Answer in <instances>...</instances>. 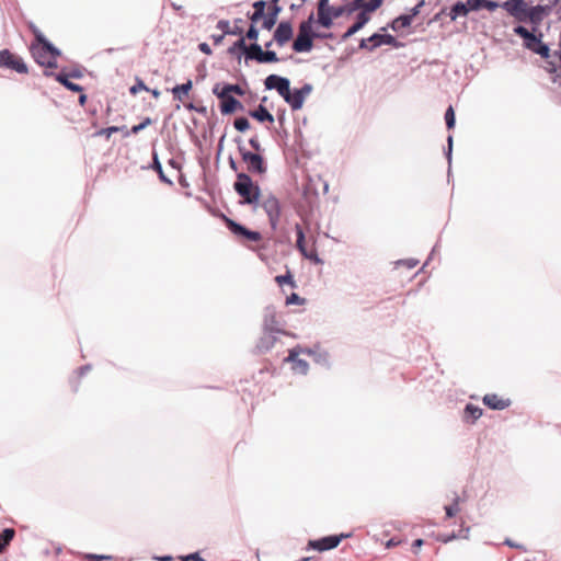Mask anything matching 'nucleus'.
<instances>
[{
    "label": "nucleus",
    "instance_id": "obj_3",
    "mask_svg": "<svg viewBox=\"0 0 561 561\" xmlns=\"http://www.w3.org/2000/svg\"><path fill=\"white\" fill-rule=\"evenodd\" d=\"M225 222L239 242L251 250H256L260 248L259 243L262 241L263 237L259 231L250 230L228 217H225Z\"/></svg>",
    "mask_w": 561,
    "mask_h": 561
},
{
    "label": "nucleus",
    "instance_id": "obj_53",
    "mask_svg": "<svg viewBox=\"0 0 561 561\" xmlns=\"http://www.w3.org/2000/svg\"><path fill=\"white\" fill-rule=\"evenodd\" d=\"M276 23L275 14H271L263 21V27L266 30H271Z\"/></svg>",
    "mask_w": 561,
    "mask_h": 561
},
{
    "label": "nucleus",
    "instance_id": "obj_47",
    "mask_svg": "<svg viewBox=\"0 0 561 561\" xmlns=\"http://www.w3.org/2000/svg\"><path fill=\"white\" fill-rule=\"evenodd\" d=\"M445 512L448 518L454 517L459 512L458 500L453 505L445 506Z\"/></svg>",
    "mask_w": 561,
    "mask_h": 561
},
{
    "label": "nucleus",
    "instance_id": "obj_36",
    "mask_svg": "<svg viewBox=\"0 0 561 561\" xmlns=\"http://www.w3.org/2000/svg\"><path fill=\"white\" fill-rule=\"evenodd\" d=\"M297 232V248L301 252V254H306V244H305V233L302 228L299 225H296Z\"/></svg>",
    "mask_w": 561,
    "mask_h": 561
},
{
    "label": "nucleus",
    "instance_id": "obj_48",
    "mask_svg": "<svg viewBox=\"0 0 561 561\" xmlns=\"http://www.w3.org/2000/svg\"><path fill=\"white\" fill-rule=\"evenodd\" d=\"M305 299L293 293L290 296L286 298V305H302Z\"/></svg>",
    "mask_w": 561,
    "mask_h": 561
},
{
    "label": "nucleus",
    "instance_id": "obj_6",
    "mask_svg": "<svg viewBox=\"0 0 561 561\" xmlns=\"http://www.w3.org/2000/svg\"><path fill=\"white\" fill-rule=\"evenodd\" d=\"M261 207L265 210L272 229L276 230L280 218L279 201L273 195H267L261 202Z\"/></svg>",
    "mask_w": 561,
    "mask_h": 561
},
{
    "label": "nucleus",
    "instance_id": "obj_61",
    "mask_svg": "<svg viewBox=\"0 0 561 561\" xmlns=\"http://www.w3.org/2000/svg\"><path fill=\"white\" fill-rule=\"evenodd\" d=\"M268 339H270V341L267 343H265V337H263L261 340L260 347H262V348L264 347L266 350L270 348L273 345V343H274V339L272 336H268Z\"/></svg>",
    "mask_w": 561,
    "mask_h": 561
},
{
    "label": "nucleus",
    "instance_id": "obj_12",
    "mask_svg": "<svg viewBox=\"0 0 561 561\" xmlns=\"http://www.w3.org/2000/svg\"><path fill=\"white\" fill-rule=\"evenodd\" d=\"M265 88L268 90L275 89L278 94L286 101L290 93L289 80L277 75H270L264 81Z\"/></svg>",
    "mask_w": 561,
    "mask_h": 561
},
{
    "label": "nucleus",
    "instance_id": "obj_11",
    "mask_svg": "<svg viewBox=\"0 0 561 561\" xmlns=\"http://www.w3.org/2000/svg\"><path fill=\"white\" fill-rule=\"evenodd\" d=\"M265 88L268 90L275 89L278 94L286 101L290 93L289 80L277 75H270L264 81Z\"/></svg>",
    "mask_w": 561,
    "mask_h": 561
},
{
    "label": "nucleus",
    "instance_id": "obj_49",
    "mask_svg": "<svg viewBox=\"0 0 561 561\" xmlns=\"http://www.w3.org/2000/svg\"><path fill=\"white\" fill-rule=\"evenodd\" d=\"M217 27L222 32L224 35L231 34L230 23L226 20H220L217 23Z\"/></svg>",
    "mask_w": 561,
    "mask_h": 561
},
{
    "label": "nucleus",
    "instance_id": "obj_29",
    "mask_svg": "<svg viewBox=\"0 0 561 561\" xmlns=\"http://www.w3.org/2000/svg\"><path fill=\"white\" fill-rule=\"evenodd\" d=\"M411 23H412L411 16H408L407 14H404V15H400V16L396 18L392 21L390 26L394 32H399L402 28L410 26Z\"/></svg>",
    "mask_w": 561,
    "mask_h": 561
},
{
    "label": "nucleus",
    "instance_id": "obj_64",
    "mask_svg": "<svg viewBox=\"0 0 561 561\" xmlns=\"http://www.w3.org/2000/svg\"><path fill=\"white\" fill-rule=\"evenodd\" d=\"M89 559L93 561H111L110 557L89 556Z\"/></svg>",
    "mask_w": 561,
    "mask_h": 561
},
{
    "label": "nucleus",
    "instance_id": "obj_19",
    "mask_svg": "<svg viewBox=\"0 0 561 561\" xmlns=\"http://www.w3.org/2000/svg\"><path fill=\"white\" fill-rule=\"evenodd\" d=\"M299 352L296 348L289 351L288 357L285 359L293 364L291 369L297 373L305 375L309 369V365L305 359L298 357Z\"/></svg>",
    "mask_w": 561,
    "mask_h": 561
},
{
    "label": "nucleus",
    "instance_id": "obj_31",
    "mask_svg": "<svg viewBox=\"0 0 561 561\" xmlns=\"http://www.w3.org/2000/svg\"><path fill=\"white\" fill-rule=\"evenodd\" d=\"M514 32L519 35L520 37H523L526 43L529 42L531 43L533 45L535 43H539V38H537L533 33H530L526 27L524 26H516L514 28Z\"/></svg>",
    "mask_w": 561,
    "mask_h": 561
},
{
    "label": "nucleus",
    "instance_id": "obj_10",
    "mask_svg": "<svg viewBox=\"0 0 561 561\" xmlns=\"http://www.w3.org/2000/svg\"><path fill=\"white\" fill-rule=\"evenodd\" d=\"M265 88L268 90L275 89L278 94L286 101L290 93L289 80L277 75H270L264 81Z\"/></svg>",
    "mask_w": 561,
    "mask_h": 561
},
{
    "label": "nucleus",
    "instance_id": "obj_14",
    "mask_svg": "<svg viewBox=\"0 0 561 561\" xmlns=\"http://www.w3.org/2000/svg\"><path fill=\"white\" fill-rule=\"evenodd\" d=\"M311 90L312 87L307 83L301 89H296L293 92L290 91L285 102L288 103L294 111L300 110L306 96L310 94Z\"/></svg>",
    "mask_w": 561,
    "mask_h": 561
},
{
    "label": "nucleus",
    "instance_id": "obj_37",
    "mask_svg": "<svg viewBox=\"0 0 561 561\" xmlns=\"http://www.w3.org/2000/svg\"><path fill=\"white\" fill-rule=\"evenodd\" d=\"M151 124V118L147 117L140 124L133 126L130 130H126L124 136L128 137L130 134H138L140 130L145 129L147 126Z\"/></svg>",
    "mask_w": 561,
    "mask_h": 561
},
{
    "label": "nucleus",
    "instance_id": "obj_26",
    "mask_svg": "<svg viewBox=\"0 0 561 561\" xmlns=\"http://www.w3.org/2000/svg\"><path fill=\"white\" fill-rule=\"evenodd\" d=\"M191 89H192V81L188 80L186 83L179 84V85L174 87L172 92L176 100L183 101L184 96H187Z\"/></svg>",
    "mask_w": 561,
    "mask_h": 561
},
{
    "label": "nucleus",
    "instance_id": "obj_58",
    "mask_svg": "<svg viewBox=\"0 0 561 561\" xmlns=\"http://www.w3.org/2000/svg\"><path fill=\"white\" fill-rule=\"evenodd\" d=\"M182 561H202V558L198 552H195L182 558Z\"/></svg>",
    "mask_w": 561,
    "mask_h": 561
},
{
    "label": "nucleus",
    "instance_id": "obj_56",
    "mask_svg": "<svg viewBox=\"0 0 561 561\" xmlns=\"http://www.w3.org/2000/svg\"><path fill=\"white\" fill-rule=\"evenodd\" d=\"M546 70L553 76H556L557 73L560 72V70H558L557 66L554 62L552 61H548L547 62V66H546Z\"/></svg>",
    "mask_w": 561,
    "mask_h": 561
},
{
    "label": "nucleus",
    "instance_id": "obj_63",
    "mask_svg": "<svg viewBox=\"0 0 561 561\" xmlns=\"http://www.w3.org/2000/svg\"><path fill=\"white\" fill-rule=\"evenodd\" d=\"M400 543H401L400 540H397L396 538H391L390 540L387 541L386 547L387 548H392V547H396V546H398Z\"/></svg>",
    "mask_w": 561,
    "mask_h": 561
},
{
    "label": "nucleus",
    "instance_id": "obj_22",
    "mask_svg": "<svg viewBox=\"0 0 561 561\" xmlns=\"http://www.w3.org/2000/svg\"><path fill=\"white\" fill-rule=\"evenodd\" d=\"M312 38V36L298 35L297 38L294 41L293 49L297 53L311 50L313 46Z\"/></svg>",
    "mask_w": 561,
    "mask_h": 561
},
{
    "label": "nucleus",
    "instance_id": "obj_62",
    "mask_svg": "<svg viewBox=\"0 0 561 561\" xmlns=\"http://www.w3.org/2000/svg\"><path fill=\"white\" fill-rule=\"evenodd\" d=\"M423 543H424L423 539L414 540V542L412 543L413 551L415 553H417L419 549L423 546Z\"/></svg>",
    "mask_w": 561,
    "mask_h": 561
},
{
    "label": "nucleus",
    "instance_id": "obj_60",
    "mask_svg": "<svg viewBox=\"0 0 561 561\" xmlns=\"http://www.w3.org/2000/svg\"><path fill=\"white\" fill-rule=\"evenodd\" d=\"M198 48H199L201 51H203L206 55H210L211 54V49H210V47H209V45L207 43H201Z\"/></svg>",
    "mask_w": 561,
    "mask_h": 561
},
{
    "label": "nucleus",
    "instance_id": "obj_59",
    "mask_svg": "<svg viewBox=\"0 0 561 561\" xmlns=\"http://www.w3.org/2000/svg\"><path fill=\"white\" fill-rule=\"evenodd\" d=\"M455 538H456V535H455V534H453V535H448V536H447V535H439V536L437 537V539H438L439 541L445 542V543H446V542H448V541H450V540H453V539H455Z\"/></svg>",
    "mask_w": 561,
    "mask_h": 561
},
{
    "label": "nucleus",
    "instance_id": "obj_39",
    "mask_svg": "<svg viewBox=\"0 0 561 561\" xmlns=\"http://www.w3.org/2000/svg\"><path fill=\"white\" fill-rule=\"evenodd\" d=\"M279 59L275 51L272 50H263V56L261 59V64H267V62H277Z\"/></svg>",
    "mask_w": 561,
    "mask_h": 561
},
{
    "label": "nucleus",
    "instance_id": "obj_21",
    "mask_svg": "<svg viewBox=\"0 0 561 561\" xmlns=\"http://www.w3.org/2000/svg\"><path fill=\"white\" fill-rule=\"evenodd\" d=\"M370 20V15H367L366 12H359L356 18V22L343 34V39H347L356 32L362 30L364 25Z\"/></svg>",
    "mask_w": 561,
    "mask_h": 561
},
{
    "label": "nucleus",
    "instance_id": "obj_8",
    "mask_svg": "<svg viewBox=\"0 0 561 561\" xmlns=\"http://www.w3.org/2000/svg\"><path fill=\"white\" fill-rule=\"evenodd\" d=\"M381 45H389L393 47L400 46L396 37L390 34H373L368 38H363L360 41L359 47L371 51Z\"/></svg>",
    "mask_w": 561,
    "mask_h": 561
},
{
    "label": "nucleus",
    "instance_id": "obj_5",
    "mask_svg": "<svg viewBox=\"0 0 561 561\" xmlns=\"http://www.w3.org/2000/svg\"><path fill=\"white\" fill-rule=\"evenodd\" d=\"M351 537V534H340V535H332L322 537L320 539L309 540L308 541V549L317 550L319 552L332 550L336 548L341 541L345 538Z\"/></svg>",
    "mask_w": 561,
    "mask_h": 561
},
{
    "label": "nucleus",
    "instance_id": "obj_7",
    "mask_svg": "<svg viewBox=\"0 0 561 561\" xmlns=\"http://www.w3.org/2000/svg\"><path fill=\"white\" fill-rule=\"evenodd\" d=\"M0 67L12 69L18 73H27L28 71L23 59L8 49L0 51Z\"/></svg>",
    "mask_w": 561,
    "mask_h": 561
},
{
    "label": "nucleus",
    "instance_id": "obj_2",
    "mask_svg": "<svg viewBox=\"0 0 561 561\" xmlns=\"http://www.w3.org/2000/svg\"><path fill=\"white\" fill-rule=\"evenodd\" d=\"M355 11L354 1L345 5L331 7L329 0H319L317 5L318 23L325 28H330L334 19L350 15Z\"/></svg>",
    "mask_w": 561,
    "mask_h": 561
},
{
    "label": "nucleus",
    "instance_id": "obj_42",
    "mask_svg": "<svg viewBox=\"0 0 561 561\" xmlns=\"http://www.w3.org/2000/svg\"><path fill=\"white\" fill-rule=\"evenodd\" d=\"M445 121L448 129L454 128L455 126V112L453 106H449L445 113Z\"/></svg>",
    "mask_w": 561,
    "mask_h": 561
},
{
    "label": "nucleus",
    "instance_id": "obj_16",
    "mask_svg": "<svg viewBox=\"0 0 561 561\" xmlns=\"http://www.w3.org/2000/svg\"><path fill=\"white\" fill-rule=\"evenodd\" d=\"M214 93L221 100L220 111L222 114H231L237 108L242 107L241 103L228 93L218 90V87L214 88Z\"/></svg>",
    "mask_w": 561,
    "mask_h": 561
},
{
    "label": "nucleus",
    "instance_id": "obj_55",
    "mask_svg": "<svg viewBox=\"0 0 561 561\" xmlns=\"http://www.w3.org/2000/svg\"><path fill=\"white\" fill-rule=\"evenodd\" d=\"M249 145L259 153L262 150L261 144L256 137H253L249 140Z\"/></svg>",
    "mask_w": 561,
    "mask_h": 561
},
{
    "label": "nucleus",
    "instance_id": "obj_23",
    "mask_svg": "<svg viewBox=\"0 0 561 561\" xmlns=\"http://www.w3.org/2000/svg\"><path fill=\"white\" fill-rule=\"evenodd\" d=\"M482 413L483 411L481 408L473 404H467L463 411V420L472 424L482 416Z\"/></svg>",
    "mask_w": 561,
    "mask_h": 561
},
{
    "label": "nucleus",
    "instance_id": "obj_57",
    "mask_svg": "<svg viewBox=\"0 0 561 561\" xmlns=\"http://www.w3.org/2000/svg\"><path fill=\"white\" fill-rule=\"evenodd\" d=\"M242 20H237L236 25L233 28H231V35H242L243 28L242 26H239L238 23H241Z\"/></svg>",
    "mask_w": 561,
    "mask_h": 561
},
{
    "label": "nucleus",
    "instance_id": "obj_25",
    "mask_svg": "<svg viewBox=\"0 0 561 561\" xmlns=\"http://www.w3.org/2000/svg\"><path fill=\"white\" fill-rule=\"evenodd\" d=\"M244 54L248 59H252L261 64L263 50L259 44L253 43L248 46Z\"/></svg>",
    "mask_w": 561,
    "mask_h": 561
},
{
    "label": "nucleus",
    "instance_id": "obj_41",
    "mask_svg": "<svg viewBox=\"0 0 561 561\" xmlns=\"http://www.w3.org/2000/svg\"><path fill=\"white\" fill-rule=\"evenodd\" d=\"M234 128L239 131H245L250 127V123L245 117H238L234 123Z\"/></svg>",
    "mask_w": 561,
    "mask_h": 561
},
{
    "label": "nucleus",
    "instance_id": "obj_1",
    "mask_svg": "<svg viewBox=\"0 0 561 561\" xmlns=\"http://www.w3.org/2000/svg\"><path fill=\"white\" fill-rule=\"evenodd\" d=\"M31 30L35 36V41L30 46L32 57L41 66L56 68L60 51L45 38L37 27L31 25Z\"/></svg>",
    "mask_w": 561,
    "mask_h": 561
},
{
    "label": "nucleus",
    "instance_id": "obj_43",
    "mask_svg": "<svg viewBox=\"0 0 561 561\" xmlns=\"http://www.w3.org/2000/svg\"><path fill=\"white\" fill-rule=\"evenodd\" d=\"M139 91H149V88L144 83V81L141 80H137L136 84H134L130 89H129V92L135 95L137 94Z\"/></svg>",
    "mask_w": 561,
    "mask_h": 561
},
{
    "label": "nucleus",
    "instance_id": "obj_24",
    "mask_svg": "<svg viewBox=\"0 0 561 561\" xmlns=\"http://www.w3.org/2000/svg\"><path fill=\"white\" fill-rule=\"evenodd\" d=\"M250 115L259 122H274L273 115L263 105H259L256 110L250 112Z\"/></svg>",
    "mask_w": 561,
    "mask_h": 561
},
{
    "label": "nucleus",
    "instance_id": "obj_54",
    "mask_svg": "<svg viewBox=\"0 0 561 561\" xmlns=\"http://www.w3.org/2000/svg\"><path fill=\"white\" fill-rule=\"evenodd\" d=\"M425 1H420L414 8L411 9V13L407 14L408 16H411V20H413L414 16H416L421 12V8L424 5Z\"/></svg>",
    "mask_w": 561,
    "mask_h": 561
},
{
    "label": "nucleus",
    "instance_id": "obj_27",
    "mask_svg": "<svg viewBox=\"0 0 561 561\" xmlns=\"http://www.w3.org/2000/svg\"><path fill=\"white\" fill-rule=\"evenodd\" d=\"M15 531L13 528H5L0 534V553H2L14 538Z\"/></svg>",
    "mask_w": 561,
    "mask_h": 561
},
{
    "label": "nucleus",
    "instance_id": "obj_18",
    "mask_svg": "<svg viewBox=\"0 0 561 561\" xmlns=\"http://www.w3.org/2000/svg\"><path fill=\"white\" fill-rule=\"evenodd\" d=\"M293 37V26L289 22H280L275 30L274 39L278 46L285 45Z\"/></svg>",
    "mask_w": 561,
    "mask_h": 561
},
{
    "label": "nucleus",
    "instance_id": "obj_9",
    "mask_svg": "<svg viewBox=\"0 0 561 561\" xmlns=\"http://www.w3.org/2000/svg\"><path fill=\"white\" fill-rule=\"evenodd\" d=\"M240 153L250 173L264 174L266 172L264 159L260 153L250 152L243 148H240Z\"/></svg>",
    "mask_w": 561,
    "mask_h": 561
},
{
    "label": "nucleus",
    "instance_id": "obj_17",
    "mask_svg": "<svg viewBox=\"0 0 561 561\" xmlns=\"http://www.w3.org/2000/svg\"><path fill=\"white\" fill-rule=\"evenodd\" d=\"M482 401L489 409L492 410H504L512 404L510 398H504L496 393H486Z\"/></svg>",
    "mask_w": 561,
    "mask_h": 561
},
{
    "label": "nucleus",
    "instance_id": "obj_52",
    "mask_svg": "<svg viewBox=\"0 0 561 561\" xmlns=\"http://www.w3.org/2000/svg\"><path fill=\"white\" fill-rule=\"evenodd\" d=\"M499 7H501L497 2L491 0H482V9H486L488 11H494Z\"/></svg>",
    "mask_w": 561,
    "mask_h": 561
},
{
    "label": "nucleus",
    "instance_id": "obj_20",
    "mask_svg": "<svg viewBox=\"0 0 561 561\" xmlns=\"http://www.w3.org/2000/svg\"><path fill=\"white\" fill-rule=\"evenodd\" d=\"M383 0H354L355 9L366 12L367 15L382 5Z\"/></svg>",
    "mask_w": 561,
    "mask_h": 561
},
{
    "label": "nucleus",
    "instance_id": "obj_33",
    "mask_svg": "<svg viewBox=\"0 0 561 561\" xmlns=\"http://www.w3.org/2000/svg\"><path fill=\"white\" fill-rule=\"evenodd\" d=\"M254 12L250 16L252 23L257 22L264 16L265 2L263 0L256 1L253 4Z\"/></svg>",
    "mask_w": 561,
    "mask_h": 561
},
{
    "label": "nucleus",
    "instance_id": "obj_46",
    "mask_svg": "<svg viewBox=\"0 0 561 561\" xmlns=\"http://www.w3.org/2000/svg\"><path fill=\"white\" fill-rule=\"evenodd\" d=\"M465 3L469 12L482 9V0H467Z\"/></svg>",
    "mask_w": 561,
    "mask_h": 561
},
{
    "label": "nucleus",
    "instance_id": "obj_15",
    "mask_svg": "<svg viewBox=\"0 0 561 561\" xmlns=\"http://www.w3.org/2000/svg\"><path fill=\"white\" fill-rule=\"evenodd\" d=\"M553 8V1H549L548 4H537L531 8H527V21L533 24H540L545 16L549 15Z\"/></svg>",
    "mask_w": 561,
    "mask_h": 561
},
{
    "label": "nucleus",
    "instance_id": "obj_35",
    "mask_svg": "<svg viewBox=\"0 0 561 561\" xmlns=\"http://www.w3.org/2000/svg\"><path fill=\"white\" fill-rule=\"evenodd\" d=\"M275 282L279 285V286H283L284 284H287L289 285L290 287L295 288L296 287V283L290 274L289 271H287V273L285 275H278L275 277Z\"/></svg>",
    "mask_w": 561,
    "mask_h": 561
},
{
    "label": "nucleus",
    "instance_id": "obj_28",
    "mask_svg": "<svg viewBox=\"0 0 561 561\" xmlns=\"http://www.w3.org/2000/svg\"><path fill=\"white\" fill-rule=\"evenodd\" d=\"M313 15L311 14L307 21H304L299 25V33L298 35H306V36H312V37H327V35H319V34H312V23Z\"/></svg>",
    "mask_w": 561,
    "mask_h": 561
},
{
    "label": "nucleus",
    "instance_id": "obj_45",
    "mask_svg": "<svg viewBox=\"0 0 561 561\" xmlns=\"http://www.w3.org/2000/svg\"><path fill=\"white\" fill-rule=\"evenodd\" d=\"M153 169L158 172L160 179L163 182L170 183V181L165 178V175H164V173L162 171L161 163L159 162L157 156L153 157Z\"/></svg>",
    "mask_w": 561,
    "mask_h": 561
},
{
    "label": "nucleus",
    "instance_id": "obj_13",
    "mask_svg": "<svg viewBox=\"0 0 561 561\" xmlns=\"http://www.w3.org/2000/svg\"><path fill=\"white\" fill-rule=\"evenodd\" d=\"M501 7L519 22L527 21L528 5L524 0H506Z\"/></svg>",
    "mask_w": 561,
    "mask_h": 561
},
{
    "label": "nucleus",
    "instance_id": "obj_38",
    "mask_svg": "<svg viewBox=\"0 0 561 561\" xmlns=\"http://www.w3.org/2000/svg\"><path fill=\"white\" fill-rule=\"evenodd\" d=\"M244 37H241L239 41H237L231 47L228 48V53L230 55H234L237 50H242L245 53L247 49Z\"/></svg>",
    "mask_w": 561,
    "mask_h": 561
},
{
    "label": "nucleus",
    "instance_id": "obj_51",
    "mask_svg": "<svg viewBox=\"0 0 561 561\" xmlns=\"http://www.w3.org/2000/svg\"><path fill=\"white\" fill-rule=\"evenodd\" d=\"M259 37V31L255 28V26L252 24L250 26V28L248 30L247 34H245V38L250 39V41H256Z\"/></svg>",
    "mask_w": 561,
    "mask_h": 561
},
{
    "label": "nucleus",
    "instance_id": "obj_40",
    "mask_svg": "<svg viewBox=\"0 0 561 561\" xmlns=\"http://www.w3.org/2000/svg\"><path fill=\"white\" fill-rule=\"evenodd\" d=\"M124 127L111 126L107 128H103L96 133L98 136H105L107 139L115 133L123 130Z\"/></svg>",
    "mask_w": 561,
    "mask_h": 561
},
{
    "label": "nucleus",
    "instance_id": "obj_30",
    "mask_svg": "<svg viewBox=\"0 0 561 561\" xmlns=\"http://www.w3.org/2000/svg\"><path fill=\"white\" fill-rule=\"evenodd\" d=\"M469 13L465 2H457L450 10V19L456 20L458 16H466Z\"/></svg>",
    "mask_w": 561,
    "mask_h": 561
},
{
    "label": "nucleus",
    "instance_id": "obj_4",
    "mask_svg": "<svg viewBox=\"0 0 561 561\" xmlns=\"http://www.w3.org/2000/svg\"><path fill=\"white\" fill-rule=\"evenodd\" d=\"M234 191L242 198L243 204L256 205L260 198V187L254 184L250 175L239 173L233 184Z\"/></svg>",
    "mask_w": 561,
    "mask_h": 561
},
{
    "label": "nucleus",
    "instance_id": "obj_44",
    "mask_svg": "<svg viewBox=\"0 0 561 561\" xmlns=\"http://www.w3.org/2000/svg\"><path fill=\"white\" fill-rule=\"evenodd\" d=\"M221 91L225 93H228V94H230L232 92L236 94H239V95L243 94L242 89L238 84H227L221 89Z\"/></svg>",
    "mask_w": 561,
    "mask_h": 561
},
{
    "label": "nucleus",
    "instance_id": "obj_32",
    "mask_svg": "<svg viewBox=\"0 0 561 561\" xmlns=\"http://www.w3.org/2000/svg\"><path fill=\"white\" fill-rule=\"evenodd\" d=\"M526 47L531 49L533 51L539 54L542 58L549 57V47L545 44H542L540 41L539 43H535L534 45L529 42L526 43Z\"/></svg>",
    "mask_w": 561,
    "mask_h": 561
},
{
    "label": "nucleus",
    "instance_id": "obj_50",
    "mask_svg": "<svg viewBox=\"0 0 561 561\" xmlns=\"http://www.w3.org/2000/svg\"><path fill=\"white\" fill-rule=\"evenodd\" d=\"M305 257L313 261L314 263H321V260L318 257L317 251L314 248H311L310 250H306V254H302Z\"/></svg>",
    "mask_w": 561,
    "mask_h": 561
},
{
    "label": "nucleus",
    "instance_id": "obj_34",
    "mask_svg": "<svg viewBox=\"0 0 561 561\" xmlns=\"http://www.w3.org/2000/svg\"><path fill=\"white\" fill-rule=\"evenodd\" d=\"M56 80L58 82H60L64 87L69 89L70 91H76V92L82 91V88L79 84L69 81L66 75L58 73L56 76Z\"/></svg>",
    "mask_w": 561,
    "mask_h": 561
}]
</instances>
